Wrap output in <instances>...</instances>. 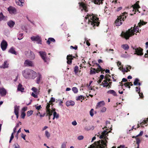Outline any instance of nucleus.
<instances>
[{
    "label": "nucleus",
    "mask_w": 148,
    "mask_h": 148,
    "mask_svg": "<svg viewBox=\"0 0 148 148\" xmlns=\"http://www.w3.org/2000/svg\"><path fill=\"white\" fill-rule=\"evenodd\" d=\"M85 21L88 23L89 25L94 27V28H95L94 27L96 26V25L98 26L99 25V18L93 14H87L86 16L85 17Z\"/></svg>",
    "instance_id": "f257e3e1"
},
{
    "label": "nucleus",
    "mask_w": 148,
    "mask_h": 148,
    "mask_svg": "<svg viewBox=\"0 0 148 148\" xmlns=\"http://www.w3.org/2000/svg\"><path fill=\"white\" fill-rule=\"evenodd\" d=\"M111 132V130L108 132L106 130H104L100 134L99 133V138L100 139H102L101 142H99L98 145L97 146L96 148H106L107 147L106 139H108L107 137L108 136V133Z\"/></svg>",
    "instance_id": "f03ea898"
},
{
    "label": "nucleus",
    "mask_w": 148,
    "mask_h": 148,
    "mask_svg": "<svg viewBox=\"0 0 148 148\" xmlns=\"http://www.w3.org/2000/svg\"><path fill=\"white\" fill-rule=\"evenodd\" d=\"M23 77L28 79H34L37 76V73L33 70L26 69L22 72Z\"/></svg>",
    "instance_id": "7ed1b4c3"
},
{
    "label": "nucleus",
    "mask_w": 148,
    "mask_h": 148,
    "mask_svg": "<svg viewBox=\"0 0 148 148\" xmlns=\"http://www.w3.org/2000/svg\"><path fill=\"white\" fill-rule=\"evenodd\" d=\"M139 28L137 26L133 29H129L126 32H122L121 35L122 37L127 40L129 39L130 36L134 35L135 32H139Z\"/></svg>",
    "instance_id": "20e7f679"
},
{
    "label": "nucleus",
    "mask_w": 148,
    "mask_h": 148,
    "mask_svg": "<svg viewBox=\"0 0 148 148\" xmlns=\"http://www.w3.org/2000/svg\"><path fill=\"white\" fill-rule=\"evenodd\" d=\"M38 53L44 61L48 63L49 60V58L47 56L46 52L43 51H38Z\"/></svg>",
    "instance_id": "39448f33"
},
{
    "label": "nucleus",
    "mask_w": 148,
    "mask_h": 148,
    "mask_svg": "<svg viewBox=\"0 0 148 148\" xmlns=\"http://www.w3.org/2000/svg\"><path fill=\"white\" fill-rule=\"evenodd\" d=\"M125 14H127V13H125L124 15L123 14V15L120 16L118 18L117 20L115 21V25L117 26H119L121 25L122 23L121 22L122 21H124V19L126 17V16Z\"/></svg>",
    "instance_id": "423d86ee"
},
{
    "label": "nucleus",
    "mask_w": 148,
    "mask_h": 148,
    "mask_svg": "<svg viewBox=\"0 0 148 148\" xmlns=\"http://www.w3.org/2000/svg\"><path fill=\"white\" fill-rule=\"evenodd\" d=\"M132 48L133 49L135 50V53H134V54H137L138 56H141L143 55V49L140 47H137L136 46H132Z\"/></svg>",
    "instance_id": "0eeeda50"
},
{
    "label": "nucleus",
    "mask_w": 148,
    "mask_h": 148,
    "mask_svg": "<svg viewBox=\"0 0 148 148\" xmlns=\"http://www.w3.org/2000/svg\"><path fill=\"white\" fill-rule=\"evenodd\" d=\"M31 39L32 41H36L38 44H42V39L40 36L39 35L32 36L31 37Z\"/></svg>",
    "instance_id": "6e6552de"
},
{
    "label": "nucleus",
    "mask_w": 148,
    "mask_h": 148,
    "mask_svg": "<svg viewBox=\"0 0 148 148\" xmlns=\"http://www.w3.org/2000/svg\"><path fill=\"white\" fill-rule=\"evenodd\" d=\"M80 9L82 11L84 10L85 12L88 11V9L86 5L82 3H79Z\"/></svg>",
    "instance_id": "1a4fd4ad"
},
{
    "label": "nucleus",
    "mask_w": 148,
    "mask_h": 148,
    "mask_svg": "<svg viewBox=\"0 0 148 148\" xmlns=\"http://www.w3.org/2000/svg\"><path fill=\"white\" fill-rule=\"evenodd\" d=\"M8 44L5 40H3L1 43V47L3 51H5L7 48Z\"/></svg>",
    "instance_id": "9d476101"
},
{
    "label": "nucleus",
    "mask_w": 148,
    "mask_h": 148,
    "mask_svg": "<svg viewBox=\"0 0 148 148\" xmlns=\"http://www.w3.org/2000/svg\"><path fill=\"white\" fill-rule=\"evenodd\" d=\"M8 10L10 14H16V12L15 8L12 6H10L8 8Z\"/></svg>",
    "instance_id": "9b49d317"
},
{
    "label": "nucleus",
    "mask_w": 148,
    "mask_h": 148,
    "mask_svg": "<svg viewBox=\"0 0 148 148\" xmlns=\"http://www.w3.org/2000/svg\"><path fill=\"white\" fill-rule=\"evenodd\" d=\"M74 57H73L72 55H69L67 56L66 59L67 60V63L69 64H71L72 60L73 59Z\"/></svg>",
    "instance_id": "f8f14e48"
},
{
    "label": "nucleus",
    "mask_w": 148,
    "mask_h": 148,
    "mask_svg": "<svg viewBox=\"0 0 148 148\" xmlns=\"http://www.w3.org/2000/svg\"><path fill=\"white\" fill-rule=\"evenodd\" d=\"M24 64L25 66H34L32 62L29 60H26Z\"/></svg>",
    "instance_id": "ddd939ff"
},
{
    "label": "nucleus",
    "mask_w": 148,
    "mask_h": 148,
    "mask_svg": "<svg viewBox=\"0 0 148 148\" xmlns=\"http://www.w3.org/2000/svg\"><path fill=\"white\" fill-rule=\"evenodd\" d=\"M6 91L4 88H0V95L2 96H4L6 94Z\"/></svg>",
    "instance_id": "4468645a"
},
{
    "label": "nucleus",
    "mask_w": 148,
    "mask_h": 148,
    "mask_svg": "<svg viewBox=\"0 0 148 148\" xmlns=\"http://www.w3.org/2000/svg\"><path fill=\"white\" fill-rule=\"evenodd\" d=\"M112 125H110V121H106V126H105V128H107L106 129V130H108V129H111V130H112L111 128L112 127Z\"/></svg>",
    "instance_id": "2eb2a0df"
},
{
    "label": "nucleus",
    "mask_w": 148,
    "mask_h": 148,
    "mask_svg": "<svg viewBox=\"0 0 148 148\" xmlns=\"http://www.w3.org/2000/svg\"><path fill=\"white\" fill-rule=\"evenodd\" d=\"M9 64L8 61H5L4 62V63L3 64L2 66H1V68L5 69L8 67Z\"/></svg>",
    "instance_id": "dca6fc26"
},
{
    "label": "nucleus",
    "mask_w": 148,
    "mask_h": 148,
    "mask_svg": "<svg viewBox=\"0 0 148 148\" xmlns=\"http://www.w3.org/2000/svg\"><path fill=\"white\" fill-rule=\"evenodd\" d=\"M132 7H133V10H135L136 11L137 10V11L139 12H140L139 11L138 9L140 8V7L138 4L136 3L134 5H132Z\"/></svg>",
    "instance_id": "f3484780"
},
{
    "label": "nucleus",
    "mask_w": 148,
    "mask_h": 148,
    "mask_svg": "<svg viewBox=\"0 0 148 148\" xmlns=\"http://www.w3.org/2000/svg\"><path fill=\"white\" fill-rule=\"evenodd\" d=\"M36 77H37V78L36 80V83L38 84H39L42 78V75L40 73H38V75H37Z\"/></svg>",
    "instance_id": "a211bd4d"
},
{
    "label": "nucleus",
    "mask_w": 148,
    "mask_h": 148,
    "mask_svg": "<svg viewBox=\"0 0 148 148\" xmlns=\"http://www.w3.org/2000/svg\"><path fill=\"white\" fill-rule=\"evenodd\" d=\"M136 91L137 92H138V94H139V96L141 98H143V94L142 93H140V87H137L136 88Z\"/></svg>",
    "instance_id": "6ab92c4d"
},
{
    "label": "nucleus",
    "mask_w": 148,
    "mask_h": 148,
    "mask_svg": "<svg viewBox=\"0 0 148 148\" xmlns=\"http://www.w3.org/2000/svg\"><path fill=\"white\" fill-rule=\"evenodd\" d=\"M7 24L10 27L12 28L15 25V23L12 21H10L7 22Z\"/></svg>",
    "instance_id": "aec40b11"
},
{
    "label": "nucleus",
    "mask_w": 148,
    "mask_h": 148,
    "mask_svg": "<svg viewBox=\"0 0 148 148\" xmlns=\"http://www.w3.org/2000/svg\"><path fill=\"white\" fill-rule=\"evenodd\" d=\"M75 102L72 101H68L66 103V105L68 106H73Z\"/></svg>",
    "instance_id": "412c9836"
},
{
    "label": "nucleus",
    "mask_w": 148,
    "mask_h": 148,
    "mask_svg": "<svg viewBox=\"0 0 148 148\" xmlns=\"http://www.w3.org/2000/svg\"><path fill=\"white\" fill-rule=\"evenodd\" d=\"M7 17L4 16L2 12L0 13V21H6Z\"/></svg>",
    "instance_id": "4be33fe9"
},
{
    "label": "nucleus",
    "mask_w": 148,
    "mask_h": 148,
    "mask_svg": "<svg viewBox=\"0 0 148 148\" xmlns=\"http://www.w3.org/2000/svg\"><path fill=\"white\" fill-rule=\"evenodd\" d=\"M24 88L22 87V85L21 84H19L18 86V90L20 91L21 92H23L24 90Z\"/></svg>",
    "instance_id": "5701e85b"
},
{
    "label": "nucleus",
    "mask_w": 148,
    "mask_h": 148,
    "mask_svg": "<svg viewBox=\"0 0 148 148\" xmlns=\"http://www.w3.org/2000/svg\"><path fill=\"white\" fill-rule=\"evenodd\" d=\"M121 47L125 51L128 50L129 48V46L127 44L122 45L121 46Z\"/></svg>",
    "instance_id": "b1692460"
},
{
    "label": "nucleus",
    "mask_w": 148,
    "mask_h": 148,
    "mask_svg": "<svg viewBox=\"0 0 148 148\" xmlns=\"http://www.w3.org/2000/svg\"><path fill=\"white\" fill-rule=\"evenodd\" d=\"M105 105V102L104 101H101L97 103V107H100Z\"/></svg>",
    "instance_id": "393cba45"
},
{
    "label": "nucleus",
    "mask_w": 148,
    "mask_h": 148,
    "mask_svg": "<svg viewBox=\"0 0 148 148\" xmlns=\"http://www.w3.org/2000/svg\"><path fill=\"white\" fill-rule=\"evenodd\" d=\"M55 40L54 38H49L47 40V43L48 45H49L50 43V42H55Z\"/></svg>",
    "instance_id": "a878e982"
},
{
    "label": "nucleus",
    "mask_w": 148,
    "mask_h": 148,
    "mask_svg": "<svg viewBox=\"0 0 148 148\" xmlns=\"http://www.w3.org/2000/svg\"><path fill=\"white\" fill-rule=\"evenodd\" d=\"M29 58L31 60H34L35 58V55L34 53L31 51L30 52Z\"/></svg>",
    "instance_id": "bb28decb"
},
{
    "label": "nucleus",
    "mask_w": 148,
    "mask_h": 148,
    "mask_svg": "<svg viewBox=\"0 0 148 148\" xmlns=\"http://www.w3.org/2000/svg\"><path fill=\"white\" fill-rule=\"evenodd\" d=\"M104 0H93L95 4L99 5L102 4V2Z\"/></svg>",
    "instance_id": "cd10ccee"
},
{
    "label": "nucleus",
    "mask_w": 148,
    "mask_h": 148,
    "mask_svg": "<svg viewBox=\"0 0 148 148\" xmlns=\"http://www.w3.org/2000/svg\"><path fill=\"white\" fill-rule=\"evenodd\" d=\"M9 52L12 54L16 55H17V53L15 51L13 47L11 48L9 50Z\"/></svg>",
    "instance_id": "c85d7f7f"
},
{
    "label": "nucleus",
    "mask_w": 148,
    "mask_h": 148,
    "mask_svg": "<svg viewBox=\"0 0 148 148\" xmlns=\"http://www.w3.org/2000/svg\"><path fill=\"white\" fill-rule=\"evenodd\" d=\"M107 93L108 94H111L114 96H117V94L116 93V92L113 90H108V91Z\"/></svg>",
    "instance_id": "c756f323"
},
{
    "label": "nucleus",
    "mask_w": 148,
    "mask_h": 148,
    "mask_svg": "<svg viewBox=\"0 0 148 148\" xmlns=\"http://www.w3.org/2000/svg\"><path fill=\"white\" fill-rule=\"evenodd\" d=\"M19 106H14V112L15 114H17V113H18V111L19 110Z\"/></svg>",
    "instance_id": "7c9ffc66"
},
{
    "label": "nucleus",
    "mask_w": 148,
    "mask_h": 148,
    "mask_svg": "<svg viewBox=\"0 0 148 148\" xmlns=\"http://www.w3.org/2000/svg\"><path fill=\"white\" fill-rule=\"evenodd\" d=\"M97 69H95L93 68L92 70H91L90 71V74H94L96 73V72H98L97 71Z\"/></svg>",
    "instance_id": "2f4dec72"
},
{
    "label": "nucleus",
    "mask_w": 148,
    "mask_h": 148,
    "mask_svg": "<svg viewBox=\"0 0 148 148\" xmlns=\"http://www.w3.org/2000/svg\"><path fill=\"white\" fill-rule=\"evenodd\" d=\"M148 122V118L146 120H143V121H142V122H140V125H141V126L143 127H144V126H143V124L147 123Z\"/></svg>",
    "instance_id": "473e14b6"
},
{
    "label": "nucleus",
    "mask_w": 148,
    "mask_h": 148,
    "mask_svg": "<svg viewBox=\"0 0 148 148\" xmlns=\"http://www.w3.org/2000/svg\"><path fill=\"white\" fill-rule=\"evenodd\" d=\"M121 56L122 58H129L130 57V56L128 54H122Z\"/></svg>",
    "instance_id": "72a5a7b5"
},
{
    "label": "nucleus",
    "mask_w": 148,
    "mask_h": 148,
    "mask_svg": "<svg viewBox=\"0 0 148 148\" xmlns=\"http://www.w3.org/2000/svg\"><path fill=\"white\" fill-rule=\"evenodd\" d=\"M84 97L82 95H80L77 97L76 98V100H81V101L82 102V100H83L84 99Z\"/></svg>",
    "instance_id": "f704fd0d"
},
{
    "label": "nucleus",
    "mask_w": 148,
    "mask_h": 148,
    "mask_svg": "<svg viewBox=\"0 0 148 148\" xmlns=\"http://www.w3.org/2000/svg\"><path fill=\"white\" fill-rule=\"evenodd\" d=\"M139 81V80L138 78H136L135 79V80L134 82V84L135 86H137Z\"/></svg>",
    "instance_id": "c9c22d12"
},
{
    "label": "nucleus",
    "mask_w": 148,
    "mask_h": 148,
    "mask_svg": "<svg viewBox=\"0 0 148 148\" xmlns=\"http://www.w3.org/2000/svg\"><path fill=\"white\" fill-rule=\"evenodd\" d=\"M78 71H79L78 67L77 66H76L74 68V72H75V74H77L78 73Z\"/></svg>",
    "instance_id": "e433bc0d"
},
{
    "label": "nucleus",
    "mask_w": 148,
    "mask_h": 148,
    "mask_svg": "<svg viewBox=\"0 0 148 148\" xmlns=\"http://www.w3.org/2000/svg\"><path fill=\"white\" fill-rule=\"evenodd\" d=\"M103 82H102V84H103V87H107L108 86V82H107V81H106V80H104Z\"/></svg>",
    "instance_id": "4c0bfd02"
},
{
    "label": "nucleus",
    "mask_w": 148,
    "mask_h": 148,
    "mask_svg": "<svg viewBox=\"0 0 148 148\" xmlns=\"http://www.w3.org/2000/svg\"><path fill=\"white\" fill-rule=\"evenodd\" d=\"M146 23L147 22L144 23L143 21H142L141 20H140V22L138 23V25L139 27H140L142 25H145L146 24Z\"/></svg>",
    "instance_id": "58836bf2"
},
{
    "label": "nucleus",
    "mask_w": 148,
    "mask_h": 148,
    "mask_svg": "<svg viewBox=\"0 0 148 148\" xmlns=\"http://www.w3.org/2000/svg\"><path fill=\"white\" fill-rule=\"evenodd\" d=\"M53 111H54L53 113V116H54V117H55L56 119L58 118L59 117V114L57 113L55 111V110H53Z\"/></svg>",
    "instance_id": "ea45409f"
},
{
    "label": "nucleus",
    "mask_w": 148,
    "mask_h": 148,
    "mask_svg": "<svg viewBox=\"0 0 148 148\" xmlns=\"http://www.w3.org/2000/svg\"><path fill=\"white\" fill-rule=\"evenodd\" d=\"M72 90L75 93H77L78 92V89L75 87H73L72 88Z\"/></svg>",
    "instance_id": "a19ab883"
},
{
    "label": "nucleus",
    "mask_w": 148,
    "mask_h": 148,
    "mask_svg": "<svg viewBox=\"0 0 148 148\" xmlns=\"http://www.w3.org/2000/svg\"><path fill=\"white\" fill-rule=\"evenodd\" d=\"M124 85L126 87H127V86H128L130 85L131 86H133V84L131 82L124 83Z\"/></svg>",
    "instance_id": "79ce46f5"
},
{
    "label": "nucleus",
    "mask_w": 148,
    "mask_h": 148,
    "mask_svg": "<svg viewBox=\"0 0 148 148\" xmlns=\"http://www.w3.org/2000/svg\"><path fill=\"white\" fill-rule=\"evenodd\" d=\"M33 113V111L32 110H30L29 111L27 112V115L28 116H30L31 115H32Z\"/></svg>",
    "instance_id": "37998d69"
},
{
    "label": "nucleus",
    "mask_w": 148,
    "mask_h": 148,
    "mask_svg": "<svg viewBox=\"0 0 148 148\" xmlns=\"http://www.w3.org/2000/svg\"><path fill=\"white\" fill-rule=\"evenodd\" d=\"M23 34L22 33L20 34H19V35L18 36V39L19 40H21V39H22L23 37Z\"/></svg>",
    "instance_id": "c03bdc74"
},
{
    "label": "nucleus",
    "mask_w": 148,
    "mask_h": 148,
    "mask_svg": "<svg viewBox=\"0 0 148 148\" xmlns=\"http://www.w3.org/2000/svg\"><path fill=\"white\" fill-rule=\"evenodd\" d=\"M85 41L84 42V43H85L86 42V45L88 46H89L90 45V43L88 42V39L86 38H85Z\"/></svg>",
    "instance_id": "a18cd8bd"
},
{
    "label": "nucleus",
    "mask_w": 148,
    "mask_h": 148,
    "mask_svg": "<svg viewBox=\"0 0 148 148\" xmlns=\"http://www.w3.org/2000/svg\"><path fill=\"white\" fill-rule=\"evenodd\" d=\"M67 142H64L62 143L61 145V148H66V143Z\"/></svg>",
    "instance_id": "49530a36"
},
{
    "label": "nucleus",
    "mask_w": 148,
    "mask_h": 148,
    "mask_svg": "<svg viewBox=\"0 0 148 148\" xmlns=\"http://www.w3.org/2000/svg\"><path fill=\"white\" fill-rule=\"evenodd\" d=\"M95 64L98 66L97 69L99 70V71H102L103 69H102V68H101V66H100L97 63H96Z\"/></svg>",
    "instance_id": "de8ad7c7"
},
{
    "label": "nucleus",
    "mask_w": 148,
    "mask_h": 148,
    "mask_svg": "<svg viewBox=\"0 0 148 148\" xmlns=\"http://www.w3.org/2000/svg\"><path fill=\"white\" fill-rule=\"evenodd\" d=\"M45 135L47 138H49L50 136V134L47 131H46L45 132Z\"/></svg>",
    "instance_id": "09e8293b"
},
{
    "label": "nucleus",
    "mask_w": 148,
    "mask_h": 148,
    "mask_svg": "<svg viewBox=\"0 0 148 148\" xmlns=\"http://www.w3.org/2000/svg\"><path fill=\"white\" fill-rule=\"evenodd\" d=\"M21 128H20L18 130V131L17 132V133L15 135V137L17 139H18V134H19V133H20L21 132Z\"/></svg>",
    "instance_id": "8fccbe9b"
},
{
    "label": "nucleus",
    "mask_w": 148,
    "mask_h": 148,
    "mask_svg": "<svg viewBox=\"0 0 148 148\" xmlns=\"http://www.w3.org/2000/svg\"><path fill=\"white\" fill-rule=\"evenodd\" d=\"M25 113L24 112H21V117L23 119H24L25 117Z\"/></svg>",
    "instance_id": "3c124183"
},
{
    "label": "nucleus",
    "mask_w": 148,
    "mask_h": 148,
    "mask_svg": "<svg viewBox=\"0 0 148 148\" xmlns=\"http://www.w3.org/2000/svg\"><path fill=\"white\" fill-rule=\"evenodd\" d=\"M32 90L36 93L37 92L38 90L35 87H33L32 88Z\"/></svg>",
    "instance_id": "603ef678"
},
{
    "label": "nucleus",
    "mask_w": 148,
    "mask_h": 148,
    "mask_svg": "<svg viewBox=\"0 0 148 148\" xmlns=\"http://www.w3.org/2000/svg\"><path fill=\"white\" fill-rule=\"evenodd\" d=\"M84 138V136L82 135H81L78 136L77 137V139L79 140H81L83 139Z\"/></svg>",
    "instance_id": "864d4df0"
},
{
    "label": "nucleus",
    "mask_w": 148,
    "mask_h": 148,
    "mask_svg": "<svg viewBox=\"0 0 148 148\" xmlns=\"http://www.w3.org/2000/svg\"><path fill=\"white\" fill-rule=\"evenodd\" d=\"M126 69L128 71H130V69L131 68V67L129 65H127L126 66Z\"/></svg>",
    "instance_id": "5fc2aeb1"
},
{
    "label": "nucleus",
    "mask_w": 148,
    "mask_h": 148,
    "mask_svg": "<svg viewBox=\"0 0 148 148\" xmlns=\"http://www.w3.org/2000/svg\"><path fill=\"white\" fill-rule=\"evenodd\" d=\"M93 109H92L90 111V115L91 116H92L94 115V114L93 113Z\"/></svg>",
    "instance_id": "6e6d98bb"
},
{
    "label": "nucleus",
    "mask_w": 148,
    "mask_h": 148,
    "mask_svg": "<svg viewBox=\"0 0 148 148\" xmlns=\"http://www.w3.org/2000/svg\"><path fill=\"white\" fill-rule=\"evenodd\" d=\"M13 134H14V133H12V134L10 138V141H9V143H11V141L14 138V136Z\"/></svg>",
    "instance_id": "4d7b16f0"
},
{
    "label": "nucleus",
    "mask_w": 148,
    "mask_h": 148,
    "mask_svg": "<svg viewBox=\"0 0 148 148\" xmlns=\"http://www.w3.org/2000/svg\"><path fill=\"white\" fill-rule=\"evenodd\" d=\"M19 2L21 3L20 4L18 3V5H23L22 4L24 3V0H18Z\"/></svg>",
    "instance_id": "13d9d810"
},
{
    "label": "nucleus",
    "mask_w": 148,
    "mask_h": 148,
    "mask_svg": "<svg viewBox=\"0 0 148 148\" xmlns=\"http://www.w3.org/2000/svg\"><path fill=\"white\" fill-rule=\"evenodd\" d=\"M143 131H141L140 132V133L137 135L136 136V137H138V136H141L143 134Z\"/></svg>",
    "instance_id": "bf43d9fd"
},
{
    "label": "nucleus",
    "mask_w": 148,
    "mask_h": 148,
    "mask_svg": "<svg viewBox=\"0 0 148 148\" xmlns=\"http://www.w3.org/2000/svg\"><path fill=\"white\" fill-rule=\"evenodd\" d=\"M31 95L32 96L35 98H37L38 97V96L36 94H35L34 93L32 92V93Z\"/></svg>",
    "instance_id": "052dcab7"
},
{
    "label": "nucleus",
    "mask_w": 148,
    "mask_h": 148,
    "mask_svg": "<svg viewBox=\"0 0 148 148\" xmlns=\"http://www.w3.org/2000/svg\"><path fill=\"white\" fill-rule=\"evenodd\" d=\"M106 110V108L105 107H103L102 108L101 110V112H105Z\"/></svg>",
    "instance_id": "680f3d73"
},
{
    "label": "nucleus",
    "mask_w": 148,
    "mask_h": 148,
    "mask_svg": "<svg viewBox=\"0 0 148 148\" xmlns=\"http://www.w3.org/2000/svg\"><path fill=\"white\" fill-rule=\"evenodd\" d=\"M26 136V135H25L23 133L21 134V137L24 140H25V137Z\"/></svg>",
    "instance_id": "e2e57ef3"
},
{
    "label": "nucleus",
    "mask_w": 148,
    "mask_h": 148,
    "mask_svg": "<svg viewBox=\"0 0 148 148\" xmlns=\"http://www.w3.org/2000/svg\"><path fill=\"white\" fill-rule=\"evenodd\" d=\"M72 124L74 126H75L77 125V123L76 121H74L72 122Z\"/></svg>",
    "instance_id": "0e129e2a"
},
{
    "label": "nucleus",
    "mask_w": 148,
    "mask_h": 148,
    "mask_svg": "<svg viewBox=\"0 0 148 148\" xmlns=\"http://www.w3.org/2000/svg\"><path fill=\"white\" fill-rule=\"evenodd\" d=\"M77 46H76V47H73V46H70V48L71 49H74L75 50H76L77 49Z\"/></svg>",
    "instance_id": "69168bd1"
},
{
    "label": "nucleus",
    "mask_w": 148,
    "mask_h": 148,
    "mask_svg": "<svg viewBox=\"0 0 148 148\" xmlns=\"http://www.w3.org/2000/svg\"><path fill=\"white\" fill-rule=\"evenodd\" d=\"M55 99L53 97H51V99L50 101H51L52 102H55Z\"/></svg>",
    "instance_id": "338daca9"
},
{
    "label": "nucleus",
    "mask_w": 148,
    "mask_h": 148,
    "mask_svg": "<svg viewBox=\"0 0 148 148\" xmlns=\"http://www.w3.org/2000/svg\"><path fill=\"white\" fill-rule=\"evenodd\" d=\"M36 108L37 110H39L40 108H41V106L39 105L38 106H36Z\"/></svg>",
    "instance_id": "774afa93"
}]
</instances>
